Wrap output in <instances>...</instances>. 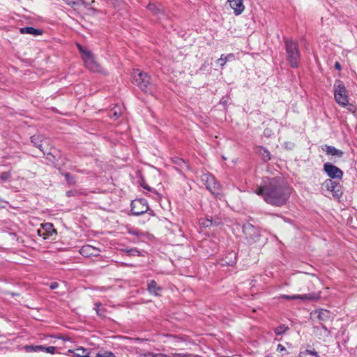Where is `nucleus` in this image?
<instances>
[{
    "label": "nucleus",
    "mask_w": 357,
    "mask_h": 357,
    "mask_svg": "<svg viewBox=\"0 0 357 357\" xmlns=\"http://www.w3.org/2000/svg\"><path fill=\"white\" fill-rule=\"evenodd\" d=\"M254 193L261 196L268 204L282 206L289 199L291 189L282 177H264Z\"/></svg>",
    "instance_id": "1"
},
{
    "label": "nucleus",
    "mask_w": 357,
    "mask_h": 357,
    "mask_svg": "<svg viewBox=\"0 0 357 357\" xmlns=\"http://www.w3.org/2000/svg\"><path fill=\"white\" fill-rule=\"evenodd\" d=\"M132 79L133 83L144 92L151 95L155 93V84L151 81V77L146 73L139 69L134 70Z\"/></svg>",
    "instance_id": "2"
},
{
    "label": "nucleus",
    "mask_w": 357,
    "mask_h": 357,
    "mask_svg": "<svg viewBox=\"0 0 357 357\" xmlns=\"http://www.w3.org/2000/svg\"><path fill=\"white\" fill-rule=\"evenodd\" d=\"M285 48L287 59L292 68H297L301 61V53L298 49V43L291 39H285Z\"/></svg>",
    "instance_id": "3"
},
{
    "label": "nucleus",
    "mask_w": 357,
    "mask_h": 357,
    "mask_svg": "<svg viewBox=\"0 0 357 357\" xmlns=\"http://www.w3.org/2000/svg\"><path fill=\"white\" fill-rule=\"evenodd\" d=\"M333 89L335 101L342 107L347 106L349 105V98L343 82L340 79L335 80Z\"/></svg>",
    "instance_id": "4"
},
{
    "label": "nucleus",
    "mask_w": 357,
    "mask_h": 357,
    "mask_svg": "<svg viewBox=\"0 0 357 357\" xmlns=\"http://www.w3.org/2000/svg\"><path fill=\"white\" fill-rule=\"evenodd\" d=\"M243 232L247 243L249 244L257 243L260 239L259 229L249 222L243 225Z\"/></svg>",
    "instance_id": "5"
},
{
    "label": "nucleus",
    "mask_w": 357,
    "mask_h": 357,
    "mask_svg": "<svg viewBox=\"0 0 357 357\" xmlns=\"http://www.w3.org/2000/svg\"><path fill=\"white\" fill-rule=\"evenodd\" d=\"M202 181L213 195L216 197L221 195V186L213 175L204 174L202 176Z\"/></svg>",
    "instance_id": "6"
},
{
    "label": "nucleus",
    "mask_w": 357,
    "mask_h": 357,
    "mask_svg": "<svg viewBox=\"0 0 357 357\" xmlns=\"http://www.w3.org/2000/svg\"><path fill=\"white\" fill-rule=\"evenodd\" d=\"M148 210V203L145 199H137L131 202L130 211L134 215H141L147 212Z\"/></svg>",
    "instance_id": "7"
},
{
    "label": "nucleus",
    "mask_w": 357,
    "mask_h": 357,
    "mask_svg": "<svg viewBox=\"0 0 357 357\" xmlns=\"http://www.w3.org/2000/svg\"><path fill=\"white\" fill-rule=\"evenodd\" d=\"M321 188L324 190H326L328 192H331L332 195L335 198H339L342 195L341 185L339 183L333 181L332 179H326L322 183Z\"/></svg>",
    "instance_id": "8"
},
{
    "label": "nucleus",
    "mask_w": 357,
    "mask_h": 357,
    "mask_svg": "<svg viewBox=\"0 0 357 357\" xmlns=\"http://www.w3.org/2000/svg\"><path fill=\"white\" fill-rule=\"evenodd\" d=\"M324 171L332 179L342 178L343 172L339 167L330 162H326L324 165Z\"/></svg>",
    "instance_id": "9"
},
{
    "label": "nucleus",
    "mask_w": 357,
    "mask_h": 357,
    "mask_svg": "<svg viewBox=\"0 0 357 357\" xmlns=\"http://www.w3.org/2000/svg\"><path fill=\"white\" fill-rule=\"evenodd\" d=\"M83 60L85 66L93 72H98L100 70L99 65L95 61L92 54L90 52H84Z\"/></svg>",
    "instance_id": "10"
},
{
    "label": "nucleus",
    "mask_w": 357,
    "mask_h": 357,
    "mask_svg": "<svg viewBox=\"0 0 357 357\" xmlns=\"http://www.w3.org/2000/svg\"><path fill=\"white\" fill-rule=\"evenodd\" d=\"M52 234H56V231L54 229L53 225L50 222L42 224L41 228L38 229V236L43 239L48 238Z\"/></svg>",
    "instance_id": "11"
},
{
    "label": "nucleus",
    "mask_w": 357,
    "mask_h": 357,
    "mask_svg": "<svg viewBox=\"0 0 357 357\" xmlns=\"http://www.w3.org/2000/svg\"><path fill=\"white\" fill-rule=\"evenodd\" d=\"M56 348L53 346L45 347L43 345H26L24 347V350L26 352H46L51 354H54L55 353Z\"/></svg>",
    "instance_id": "12"
},
{
    "label": "nucleus",
    "mask_w": 357,
    "mask_h": 357,
    "mask_svg": "<svg viewBox=\"0 0 357 357\" xmlns=\"http://www.w3.org/2000/svg\"><path fill=\"white\" fill-rule=\"evenodd\" d=\"M319 296L315 293H310L305 294H294V295H282L281 298H283L287 300H296L300 299L302 301L308 300V301H315L319 298Z\"/></svg>",
    "instance_id": "13"
},
{
    "label": "nucleus",
    "mask_w": 357,
    "mask_h": 357,
    "mask_svg": "<svg viewBox=\"0 0 357 357\" xmlns=\"http://www.w3.org/2000/svg\"><path fill=\"white\" fill-rule=\"evenodd\" d=\"M31 142L33 145L38 148L43 153L45 151L43 148V144L47 142V139L42 135H35L31 137Z\"/></svg>",
    "instance_id": "14"
},
{
    "label": "nucleus",
    "mask_w": 357,
    "mask_h": 357,
    "mask_svg": "<svg viewBox=\"0 0 357 357\" xmlns=\"http://www.w3.org/2000/svg\"><path fill=\"white\" fill-rule=\"evenodd\" d=\"M229 2L236 15H239L243 12L245 6L243 0H229Z\"/></svg>",
    "instance_id": "15"
},
{
    "label": "nucleus",
    "mask_w": 357,
    "mask_h": 357,
    "mask_svg": "<svg viewBox=\"0 0 357 357\" xmlns=\"http://www.w3.org/2000/svg\"><path fill=\"white\" fill-rule=\"evenodd\" d=\"M97 252H98V250L96 248H94L90 245H83L79 250V253L82 256L86 257L93 256V255L95 256V255H96Z\"/></svg>",
    "instance_id": "16"
},
{
    "label": "nucleus",
    "mask_w": 357,
    "mask_h": 357,
    "mask_svg": "<svg viewBox=\"0 0 357 357\" xmlns=\"http://www.w3.org/2000/svg\"><path fill=\"white\" fill-rule=\"evenodd\" d=\"M322 150L325 151L326 154L331 155L337 158H341L344 154L341 150L337 149L333 146L325 145L322 147Z\"/></svg>",
    "instance_id": "17"
},
{
    "label": "nucleus",
    "mask_w": 357,
    "mask_h": 357,
    "mask_svg": "<svg viewBox=\"0 0 357 357\" xmlns=\"http://www.w3.org/2000/svg\"><path fill=\"white\" fill-rule=\"evenodd\" d=\"M148 291L154 296H160L159 292L162 291V287L158 285L157 282L152 280L147 283Z\"/></svg>",
    "instance_id": "18"
},
{
    "label": "nucleus",
    "mask_w": 357,
    "mask_h": 357,
    "mask_svg": "<svg viewBox=\"0 0 357 357\" xmlns=\"http://www.w3.org/2000/svg\"><path fill=\"white\" fill-rule=\"evenodd\" d=\"M20 32L22 34H30L33 36H39L43 33L42 30L35 29L31 26L22 27L20 29Z\"/></svg>",
    "instance_id": "19"
},
{
    "label": "nucleus",
    "mask_w": 357,
    "mask_h": 357,
    "mask_svg": "<svg viewBox=\"0 0 357 357\" xmlns=\"http://www.w3.org/2000/svg\"><path fill=\"white\" fill-rule=\"evenodd\" d=\"M146 8L153 15H163V7L160 4L157 6L155 3H149Z\"/></svg>",
    "instance_id": "20"
},
{
    "label": "nucleus",
    "mask_w": 357,
    "mask_h": 357,
    "mask_svg": "<svg viewBox=\"0 0 357 357\" xmlns=\"http://www.w3.org/2000/svg\"><path fill=\"white\" fill-rule=\"evenodd\" d=\"M122 114V108L119 105H115L112 109H111L108 113V116L111 119H118Z\"/></svg>",
    "instance_id": "21"
},
{
    "label": "nucleus",
    "mask_w": 357,
    "mask_h": 357,
    "mask_svg": "<svg viewBox=\"0 0 357 357\" xmlns=\"http://www.w3.org/2000/svg\"><path fill=\"white\" fill-rule=\"evenodd\" d=\"M232 59H234V55L233 54H228L227 55L222 54L220 58L218 59L216 62L221 68H223L226 63Z\"/></svg>",
    "instance_id": "22"
},
{
    "label": "nucleus",
    "mask_w": 357,
    "mask_h": 357,
    "mask_svg": "<svg viewBox=\"0 0 357 357\" xmlns=\"http://www.w3.org/2000/svg\"><path fill=\"white\" fill-rule=\"evenodd\" d=\"M199 223L204 227H209L213 225H218L219 222L213 220L211 217H206V218H201L199 220Z\"/></svg>",
    "instance_id": "23"
},
{
    "label": "nucleus",
    "mask_w": 357,
    "mask_h": 357,
    "mask_svg": "<svg viewBox=\"0 0 357 357\" xmlns=\"http://www.w3.org/2000/svg\"><path fill=\"white\" fill-rule=\"evenodd\" d=\"M259 153L261 155L264 161L267 162L271 160V153L264 147H259Z\"/></svg>",
    "instance_id": "24"
},
{
    "label": "nucleus",
    "mask_w": 357,
    "mask_h": 357,
    "mask_svg": "<svg viewBox=\"0 0 357 357\" xmlns=\"http://www.w3.org/2000/svg\"><path fill=\"white\" fill-rule=\"evenodd\" d=\"M68 351L73 353V356L75 357H84L87 354V350L82 347L77 348L74 351H72L71 350H69Z\"/></svg>",
    "instance_id": "25"
},
{
    "label": "nucleus",
    "mask_w": 357,
    "mask_h": 357,
    "mask_svg": "<svg viewBox=\"0 0 357 357\" xmlns=\"http://www.w3.org/2000/svg\"><path fill=\"white\" fill-rule=\"evenodd\" d=\"M128 233L136 236L138 238L144 237L145 236V234L142 231L133 227L129 228L128 230Z\"/></svg>",
    "instance_id": "26"
},
{
    "label": "nucleus",
    "mask_w": 357,
    "mask_h": 357,
    "mask_svg": "<svg viewBox=\"0 0 357 357\" xmlns=\"http://www.w3.org/2000/svg\"><path fill=\"white\" fill-rule=\"evenodd\" d=\"M84 357H116L115 355L111 351H104L102 353H98L95 356H90L89 353L86 354Z\"/></svg>",
    "instance_id": "27"
},
{
    "label": "nucleus",
    "mask_w": 357,
    "mask_h": 357,
    "mask_svg": "<svg viewBox=\"0 0 357 357\" xmlns=\"http://www.w3.org/2000/svg\"><path fill=\"white\" fill-rule=\"evenodd\" d=\"M289 327L285 326L284 324L280 325L274 329L275 333L277 335H280L284 334L287 330Z\"/></svg>",
    "instance_id": "28"
},
{
    "label": "nucleus",
    "mask_w": 357,
    "mask_h": 357,
    "mask_svg": "<svg viewBox=\"0 0 357 357\" xmlns=\"http://www.w3.org/2000/svg\"><path fill=\"white\" fill-rule=\"evenodd\" d=\"M317 331H319V335L324 336V337H328L331 335V332L328 328L324 326L321 325L320 327H317Z\"/></svg>",
    "instance_id": "29"
},
{
    "label": "nucleus",
    "mask_w": 357,
    "mask_h": 357,
    "mask_svg": "<svg viewBox=\"0 0 357 357\" xmlns=\"http://www.w3.org/2000/svg\"><path fill=\"white\" fill-rule=\"evenodd\" d=\"M311 355L314 357H319L317 352L315 351H311L309 349H306L305 351L301 352L299 354V357H305L306 355Z\"/></svg>",
    "instance_id": "30"
},
{
    "label": "nucleus",
    "mask_w": 357,
    "mask_h": 357,
    "mask_svg": "<svg viewBox=\"0 0 357 357\" xmlns=\"http://www.w3.org/2000/svg\"><path fill=\"white\" fill-rule=\"evenodd\" d=\"M172 162L177 165L178 166H179L180 167H185L186 166V163L185 162V160L182 158H178V157H175L174 158H172Z\"/></svg>",
    "instance_id": "31"
},
{
    "label": "nucleus",
    "mask_w": 357,
    "mask_h": 357,
    "mask_svg": "<svg viewBox=\"0 0 357 357\" xmlns=\"http://www.w3.org/2000/svg\"><path fill=\"white\" fill-rule=\"evenodd\" d=\"M10 178L11 174L10 172H4L0 174V179L3 182L10 181Z\"/></svg>",
    "instance_id": "32"
},
{
    "label": "nucleus",
    "mask_w": 357,
    "mask_h": 357,
    "mask_svg": "<svg viewBox=\"0 0 357 357\" xmlns=\"http://www.w3.org/2000/svg\"><path fill=\"white\" fill-rule=\"evenodd\" d=\"M126 253L128 255H132V256H139L140 255V251L138 250L135 248L127 250Z\"/></svg>",
    "instance_id": "33"
},
{
    "label": "nucleus",
    "mask_w": 357,
    "mask_h": 357,
    "mask_svg": "<svg viewBox=\"0 0 357 357\" xmlns=\"http://www.w3.org/2000/svg\"><path fill=\"white\" fill-rule=\"evenodd\" d=\"M150 197H151L153 199L157 200L160 198V194L153 188H152L150 191V194L149 195Z\"/></svg>",
    "instance_id": "34"
},
{
    "label": "nucleus",
    "mask_w": 357,
    "mask_h": 357,
    "mask_svg": "<svg viewBox=\"0 0 357 357\" xmlns=\"http://www.w3.org/2000/svg\"><path fill=\"white\" fill-rule=\"evenodd\" d=\"M161 356L160 354H155L153 352H146L141 356V357H159Z\"/></svg>",
    "instance_id": "35"
},
{
    "label": "nucleus",
    "mask_w": 357,
    "mask_h": 357,
    "mask_svg": "<svg viewBox=\"0 0 357 357\" xmlns=\"http://www.w3.org/2000/svg\"><path fill=\"white\" fill-rule=\"evenodd\" d=\"M101 306V304L100 303H96L95 304V310L96 311V313L98 315L102 316L103 315V313L101 312V310L100 309V307Z\"/></svg>",
    "instance_id": "36"
},
{
    "label": "nucleus",
    "mask_w": 357,
    "mask_h": 357,
    "mask_svg": "<svg viewBox=\"0 0 357 357\" xmlns=\"http://www.w3.org/2000/svg\"><path fill=\"white\" fill-rule=\"evenodd\" d=\"M64 176L66 179V181L69 183H74V181H73V177L71 176V175L69 174V173H65L64 174Z\"/></svg>",
    "instance_id": "37"
},
{
    "label": "nucleus",
    "mask_w": 357,
    "mask_h": 357,
    "mask_svg": "<svg viewBox=\"0 0 357 357\" xmlns=\"http://www.w3.org/2000/svg\"><path fill=\"white\" fill-rule=\"evenodd\" d=\"M65 1L67 4L74 6L77 3V0H63Z\"/></svg>",
    "instance_id": "38"
},
{
    "label": "nucleus",
    "mask_w": 357,
    "mask_h": 357,
    "mask_svg": "<svg viewBox=\"0 0 357 357\" xmlns=\"http://www.w3.org/2000/svg\"><path fill=\"white\" fill-rule=\"evenodd\" d=\"M77 47L79 50V52L82 53V56L83 57V55L84 54V52H89L88 50H86L83 48L82 46H81L80 45H77Z\"/></svg>",
    "instance_id": "39"
},
{
    "label": "nucleus",
    "mask_w": 357,
    "mask_h": 357,
    "mask_svg": "<svg viewBox=\"0 0 357 357\" xmlns=\"http://www.w3.org/2000/svg\"><path fill=\"white\" fill-rule=\"evenodd\" d=\"M77 47L79 50V52L82 53V56L83 57V55L84 54V52H89L88 50H86L83 48L82 46H81L80 45H77Z\"/></svg>",
    "instance_id": "40"
},
{
    "label": "nucleus",
    "mask_w": 357,
    "mask_h": 357,
    "mask_svg": "<svg viewBox=\"0 0 357 357\" xmlns=\"http://www.w3.org/2000/svg\"><path fill=\"white\" fill-rule=\"evenodd\" d=\"M326 313H327V312H326V311L320 312V313L319 314V315H318L319 319L320 320H323V319H324V317H325V314H326Z\"/></svg>",
    "instance_id": "41"
},
{
    "label": "nucleus",
    "mask_w": 357,
    "mask_h": 357,
    "mask_svg": "<svg viewBox=\"0 0 357 357\" xmlns=\"http://www.w3.org/2000/svg\"><path fill=\"white\" fill-rule=\"evenodd\" d=\"M59 284L57 282H52L51 284H50V289H55L58 287Z\"/></svg>",
    "instance_id": "42"
},
{
    "label": "nucleus",
    "mask_w": 357,
    "mask_h": 357,
    "mask_svg": "<svg viewBox=\"0 0 357 357\" xmlns=\"http://www.w3.org/2000/svg\"><path fill=\"white\" fill-rule=\"evenodd\" d=\"M234 260H229V261H225V262L223 263V264H227L228 266H232L234 264Z\"/></svg>",
    "instance_id": "43"
},
{
    "label": "nucleus",
    "mask_w": 357,
    "mask_h": 357,
    "mask_svg": "<svg viewBox=\"0 0 357 357\" xmlns=\"http://www.w3.org/2000/svg\"><path fill=\"white\" fill-rule=\"evenodd\" d=\"M284 350H285L284 347V346H282V344H279L278 345V347H277V351H284Z\"/></svg>",
    "instance_id": "44"
},
{
    "label": "nucleus",
    "mask_w": 357,
    "mask_h": 357,
    "mask_svg": "<svg viewBox=\"0 0 357 357\" xmlns=\"http://www.w3.org/2000/svg\"><path fill=\"white\" fill-rule=\"evenodd\" d=\"M335 68L338 70H340L342 69V67H341V65L339 62H335Z\"/></svg>",
    "instance_id": "45"
},
{
    "label": "nucleus",
    "mask_w": 357,
    "mask_h": 357,
    "mask_svg": "<svg viewBox=\"0 0 357 357\" xmlns=\"http://www.w3.org/2000/svg\"><path fill=\"white\" fill-rule=\"evenodd\" d=\"M142 187H143V188H144V189H146V190H148V191H149V192H150V191H151V190L152 189L151 188H150V187H149V186H148L147 185H142Z\"/></svg>",
    "instance_id": "46"
},
{
    "label": "nucleus",
    "mask_w": 357,
    "mask_h": 357,
    "mask_svg": "<svg viewBox=\"0 0 357 357\" xmlns=\"http://www.w3.org/2000/svg\"><path fill=\"white\" fill-rule=\"evenodd\" d=\"M5 203L3 200L0 199V208L3 207V204Z\"/></svg>",
    "instance_id": "47"
},
{
    "label": "nucleus",
    "mask_w": 357,
    "mask_h": 357,
    "mask_svg": "<svg viewBox=\"0 0 357 357\" xmlns=\"http://www.w3.org/2000/svg\"><path fill=\"white\" fill-rule=\"evenodd\" d=\"M231 255H233L235 257V254L234 253H231Z\"/></svg>",
    "instance_id": "48"
}]
</instances>
